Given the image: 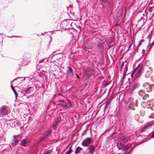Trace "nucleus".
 <instances>
[{
	"instance_id": "nucleus-30",
	"label": "nucleus",
	"mask_w": 154,
	"mask_h": 154,
	"mask_svg": "<svg viewBox=\"0 0 154 154\" xmlns=\"http://www.w3.org/2000/svg\"><path fill=\"white\" fill-rule=\"evenodd\" d=\"M67 69L66 71V73H68L69 72H71L73 70L72 68L70 66H68L67 67Z\"/></svg>"
},
{
	"instance_id": "nucleus-9",
	"label": "nucleus",
	"mask_w": 154,
	"mask_h": 154,
	"mask_svg": "<svg viewBox=\"0 0 154 154\" xmlns=\"http://www.w3.org/2000/svg\"><path fill=\"white\" fill-rule=\"evenodd\" d=\"M153 124H154V121H150L148 122L144 125L143 128V130H145L148 128L150 127Z\"/></svg>"
},
{
	"instance_id": "nucleus-27",
	"label": "nucleus",
	"mask_w": 154,
	"mask_h": 154,
	"mask_svg": "<svg viewBox=\"0 0 154 154\" xmlns=\"http://www.w3.org/2000/svg\"><path fill=\"white\" fill-rule=\"evenodd\" d=\"M111 101L110 100H109L108 101H107L105 103V106H104V109H107L108 107V106H109V104L110 103Z\"/></svg>"
},
{
	"instance_id": "nucleus-37",
	"label": "nucleus",
	"mask_w": 154,
	"mask_h": 154,
	"mask_svg": "<svg viewBox=\"0 0 154 154\" xmlns=\"http://www.w3.org/2000/svg\"><path fill=\"white\" fill-rule=\"evenodd\" d=\"M141 45V42H140V41L139 42V43L138 45V46H137V49H135V51H136L137 52H138V51H137V49Z\"/></svg>"
},
{
	"instance_id": "nucleus-11",
	"label": "nucleus",
	"mask_w": 154,
	"mask_h": 154,
	"mask_svg": "<svg viewBox=\"0 0 154 154\" xmlns=\"http://www.w3.org/2000/svg\"><path fill=\"white\" fill-rule=\"evenodd\" d=\"M51 131L49 129L48 130H45L42 134L44 135L45 137L46 138L48 137L51 134Z\"/></svg>"
},
{
	"instance_id": "nucleus-58",
	"label": "nucleus",
	"mask_w": 154,
	"mask_h": 154,
	"mask_svg": "<svg viewBox=\"0 0 154 154\" xmlns=\"http://www.w3.org/2000/svg\"><path fill=\"white\" fill-rule=\"evenodd\" d=\"M64 23H67V20H64Z\"/></svg>"
},
{
	"instance_id": "nucleus-59",
	"label": "nucleus",
	"mask_w": 154,
	"mask_h": 154,
	"mask_svg": "<svg viewBox=\"0 0 154 154\" xmlns=\"http://www.w3.org/2000/svg\"><path fill=\"white\" fill-rule=\"evenodd\" d=\"M144 41V40L143 39H141V40H140V42H143V41Z\"/></svg>"
},
{
	"instance_id": "nucleus-18",
	"label": "nucleus",
	"mask_w": 154,
	"mask_h": 154,
	"mask_svg": "<svg viewBox=\"0 0 154 154\" xmlns=\"http://www.w3.org/2000/svg\"><path fill=\"white\" fill-rule=\"evenodd\" d=\"M73 70L66 73V77L67 78L71 79L72 78L73 76Z\"/></svg>"
},
{
	"instance_id": "nucleus-36",
	"label": "nucleus",
	"mask_w": 154,
	"mask_h": 154,
	"mask_svg": "<svg viewBox=\"0 0 154 154\" xmlns=\"http://www.w3.org/2000/svg\"><path fill=\"white\" fill-rule=\"evenodd\" d=\"M154 45V40L152 43L151 45L150 46V47L149 48V49H148V51L147 53H148V52L150 51L151 48L152 47V45Z\"/></svg>"
},
{
	"instance_id": "nucleus-5",
	"label": "nucleus",
	"mask_w": 154,
	"mask_h": 154,
	"mask_svg": "<svg viewBox=\"0 0 154 154\" xmlns=\"http://www.w3.org/2000/svg\"><path fill=\"white\" fill-rule=\"evenodd\" d=\"M0 113L2 115H6L8 114L7 107L5 106H2L0 108Z\"/></svg>"
},
{
	"instance_id": "nucleus-26",
	"label": "nucleus",
	"mask_w": 154,
	"mask_h": 154,
	"mask_svg": "<svg viewBox=\"0 0 154 154\" xmlns=\"http://www.w3.org/2000/svg\"><path fill=\"white\" fill-rule=\"evenodd\" d=\"M134 99L132 97H130L128 99V101L129 103V105L131 106V104L134 102Z\"/></svg>"
},
{
	"instance_id": "nucleus-16",
	"label": "nucleus",
	"mask_w": 154,
	"mask_h": 154,
	"mask_svg": "<svg viewBox=\"0 0 154 154\" xmlns=\"http://www.w3.org/2000/svg\"><path fill=\"white\" fill-rule=\"evenodd\" d=\"M67 109L68 108H73L74 106V103H72L70 100L67 99Z\"/></svg>"
},
{
	"instance_id": "nucleus-14",
	"label": "nucleus",
	"mask_w": 154,
	"mask_h": 154,
	"mask_svg": "<svg viewBox=\"0 0 154 154\" xmlns=\"http://www.w3.org/2000/svg\"><path fill=\"white\" fill-rule=\"evenodd\" d=\"M124 11H125L124 12V17H125L127 10ZM123 12V10H119L118 12L117 17L118 19H120V18L122 16Z\"/></svg>"
},
{
	"instance_id": "nucleus-63",
	"label": "nucleus",
	"mask_w": 154,
	"mask_h": 154,
	"mask_svg": "<svg viewBox=\"0 0 154 154\" xmlns=\"http://www.w3.org/2000/svg\"><path fill=\"white\" fill-rule=\"evenodd\" d=\"M144 51H145V50L144 49H143V50H142V52H144Z\"/></svg>"
},
{
	"instance_id": "nucleus-34",
	"label": "nucleus",
	"mask_w": 154,
	"mask_h": 154,
	"mask_svg": "<svg viewBox=\"0 0 154 154\" xmlns=\"http://www.w3.org/2000/svg\"><path fill=\"white\" fill-rule=\"evenodd\" d=\"M20 93V96L21 97H22L23 96H25L26 94H25V93L23 92V91H21Z\"/></svg>"
},
{
	"instance_id": "nucleus-35",
	"label": "nucleus",
	"mask_w": 154,
	"mask_h": 154,
	"mask_svg": "<svg viewBox=\"0 0 154 154\" xmlns=\"http://www.w3.org/2000/svg\"><path fill=\"white\" fill-rule=\"evenodd\" d=\"M116 131H114L111 134V136L112 137H114L116 136Z\"/></svg>"
},
{
	"instance_id": "nucleus-53",
	"label": "nucleus",
	"mask_w": 154,
	"mask_h": 154,
	"mask_svg": "<svg viewBox=\"0 0 154 154\" xmlns=\"http://www.w3.org/2000/svg\"><path fill=\"white\" fill-rule=\"evenodd\" d=\"M103 85H105V86H106L107 85V84L106 83H105L103 84Z\"/></svg>"
},
{
	"instance_id": "nucleus-50",
	"label": "nucleus",
	"mask_w": 154,
	"mask_h": 154,
	"mask_svg": "<svg viewBox=\"0 0 154 154\" xmlns=\"http://www.w3.org/2000/svg\"><path fill=\"white\" fill-rule=\"evenodd\" d=\"M75 75H76V77L78 79H79V77L78 75L77 74H75Z\"/></svg>"
},
{
	"instance_id": "nucleus-55",
	"label": "nucleus",
	"mask_w": 154,
	"mask_h": 154,
	"mask_svg": "<svg viewBox=\"0 0 154 154\" xmlns=\"http://www.w3.org/2000/svg\"><path fill=\"white\" fill-rule=\"evenodd\" d=\"M137 67H136V68L135 69H134V70H135V72H136L137 71Z\"/></svg>"
},
{
	"instance_id": "nucleus-39",
	"label": "nucleus",
	"mask_w": 154,
	"mask_h": 154,
	"mask_svg": "<svg viewBox=\"0 0 154 154\" xmlns=\"http://www.w3.org/2000/svg\"><path fill=\"white\" fill-rule=\"evenodd\" d=\"M135 73H136V72H135V70H134L133 71V72H132V73H131V76L132 78H133V76L134 75V74H135Z\"/></svg>"
},
{
	"instance_id": "nucleus-56",
	"label": "nucleus",
	"mask_w": 154,
	"mask_h": 154,
	"mask_svg": "<svg viewBox=\"0 0 154 154\" xmlns=\"http://www.w3.org/2000/svg\"><path fill=\"white\" fill-rule=\"evenodd\" d=\"M85 131H84V132H83V133L82 134V136H83L84 134H85Z\"/></svg>"
},
{
	"instance_id": "nucleus-62",
	"label": "nucleus",
	"mask_w": 154,
	"mask_h": 154,
	"mask_svg": "<svg viewBox=\"0 0 154 154\" xmlns=\"http://www.w3.org/2000/svg\"><path fill=\"white\" fill-rule=\"evenodd\" d=\"M29 96H27V97H26V98L27 99H28V98H29Z\"/></svg>"
},
{
	"instance_id": "nucleus-42",
	"label": "nucleus",
	"mask_w": 154,
	"mask_h": 154,
	"mask_svg": "<svg viewBox=\"0 0 154 154\" xmlns=\"http://www.w3.org/2000/svg\"><path fill=\"white\" fill-rule=\"evenodd\" d=\"M147 97H148V94H146L145 95L144 97H143V99L144 100H145V98Z\"/></svg>"
},
{
	"instance_id": "nucleus-19",
	"label": "nucleus",
	"mask_w": 154,
	"mask_h": 154,
	"mask_svg": "<svg viewBox=\"0 0 154 154\" xmlns=\"http://www.w3.org/2000/svg\"><path fill=\"white\" fill-rule=\"evenodd\" d=\"M27 143L26 140V139H23L20 142L21 145L24 147H26Z\"/></svg>"
},
{
	"instance_id": "nucleus-32",
	"label": "nucleus",
	"mask_w": 154,
	"mask_h": 154,
	"mask_svg": "<svg viewBox=\"0 0 154 154\" xmlns=\"http://www.w3.org/2000/svg\"><path fill=\"white\" fill-rule=\"evenodd\" d=\"M66 8L67 10H72V6L71 5H69L68 6H66Z\"/></svg>"
},
{
	"instance_id": "nucleus-61",
	"label": "nucleus",
	"mask_w": 154,
	"mask_h": 154,
	"mask_svg": "<svg viewBox=\"0 0 154 154\" xmlns=\"http://www.w3.org/2000/svg\"><path fill=\"white\" fill-rule=\"evenodd\" d=\"M41 34L42 35H44V34L43 33H41Z\"/></svg>"
},
{
	"instance_id": "nucleus-43",
	"label": "nucleus",
	"mask_w": 154,
	"mask_h": 154,
	"mask_svg": "<svg viewBox=\"0 0 154 154\" xmlns=\"http://www.w3.org/2000/svg\"><path fill=\"white\" fill-rule=\"evenodd\" d=\"M3 39V38L1 36V35L0 34V42H2Z\"/></svg>"
},
{
	"instance_id": "nucleus-23",
	"label": "nucleus",
	"mask_w": 154,
	"mask_h": 154,
	"mask_svg": "<svg viewBox=\"0 0 154 154\" xmlns=\"http://www.w3.org/2000/svg\"><path fill=\"white\" fill-rule=\"evenodd\" d=\"M9 27H7L6 28H7L8 29L11 30L14 28V23H11L9 24Z\"/></svg>"
},
{
	"instance_id": "nucleus-40",
	"label": "nucleus",
	"mask_w": 154,
	"mask_h": 154,
	"mask_svg": "<svg viewBox=\"0 0 154 154\" xmlns=\"http://www.w3.org/2000/svg\"><path fill=\"white\" fill-rule=\"evenodd\" d=\"M124 62L123 61L122 62V64H121V69H122V68H123V67L124 66Z\"/></svg>"
},
{
	"instance_id": "nucleus-49",
	"label": "nucleus",
	"mask_w": 154,
	"mask_h": 154,
	"mask_svg": "<svg viewBox=\"0 0 154 154\" xmlns=\"http://www.w3.org/2000/svg\"><path fill=\"white\" fill-rule=\"evenodd\" d=\"M22 78V77H17V78H16V79H14L13 81H13H14V80H16L17 79H20V78Z\"/></svg>"
},
{
	"instance_id": "nucleus-7",
	"label": "nucleus",
	"mask_w": 154,
	"mask_h": 154,
	"mask_svg": "<svg viewBox=\"0 0 154 154\" xmlns=\"http://www.w3.org/2000/svg\"><path fill=\"white\" fill-rule=\"evenodd\" d=\"M105 42L108 46V49L113 46L115 43V41L112 39H108Z\"/></svg>"
},
{
	"instance_id": "nucleus-64",
	"label": "nucleus",
	"mask_w": 154,
	"mask_h": 154,
	"mask_svg": "<svg viewBox=\"0 0 154 154\" xmlns=\"http://www.w3.org/2000/svg\"><path fill=\"white\" fill-rule=\"evenodd\" d=\"M87 129H86L84 131H85H85H87Z\"/></svg>"
},
{
	"instance_id": "nucleus-2",
	"label": "nucleus",
	"mask_w": 154,
	"mask_h": 154,
	"mask_svg": "<svg viewBox=\"0 0 154 154\" xmlns=\"http://www.w3.org/2000/svg\"><path fill=\"white\" fill-rule=\"evenodd\" d=\"M104 42L98 41L96 45L97 50L100 55H103L104 51Z\"/></svg>"
},
{
	"instance_id": "nucleus-3",
	"label": "nucleus",
	"mask_w": 154,
	"mask_h": 154,
	"mask_svg": "<svg viewBox=\"0 0 154 154\" xmlns=\"http://www.w3.org/2000/svg\"><path fill=\"white\" fill-rule=\"evenodd\" d=\"M37 86L36 85H33L27 87L24 90V92L26 94H30L35 89L37 88Z\"/></svg>"
},
{
	"instance_id": "nucleus-44",
	"label": "nucleus",
	"mask_w": 154,
	"mask_h": 154,
	"mask_svg": "<svg viewBox=\"0 0 154 154\" xmlns=\"http://www.w3.org/2000/svg\"><path fill=\"white\" fill-rule=\"evenodd\" d=\"M149 118H153L154 119V114H152L150 116H149Z\"/></svg>"
},
{
	"instance_id": "nucleus-17",
	"label": "nucleus",
	"mask_w": 154,
	"mask_h": 154,
	"mask_svg": "<svg viewBox=\"0 0 154 154\" xmlns=\"http://www.w3.org/2000/svg\"><path fill=\"white\" fill-rule=\"evenodd\" d=\"M56 61H58L60 60L62 57V55L61 53H58L55 54L54 56Z\"/></svg>"
},
{
	"instance_id": "nucleus-24",
	"label": "nucleus",
	"mask_w": 154,
	"mask_h": 154,
	"mask_svg": "<svg viewBox=\"0 0 154 154\" xmlns=\"http://www.w3.org/2000/svg\"><path fill=\"white\" fill-rule=\"evenodd\" d=\"M128 63H127L126 64H125V67L124 68V71L123 72V74H125L126 75V72L128 69Z\"/></svg>"
},
{
	"instance_id": "nucleus-46",
	"label": "nucleus",
	"mask_w": 154,
	"mask_h": 154,
	"mask_svg": "<svg viewBox=\"0 0 154 154\" xmlns=\"http://www.w3.org/2000/svg\"><path fill=\"white\" fill-rule=\"evenodd\" d=\"M102 2L104 3L107 2V0H102Z\"/></svg>"
},
{
	"instance_id": "nucleus-47",
	"label": "nucleus",
	"mask_w": 154,
	"mask_h": 154,
	"mask_svg": "<svg viewBox=\"0 0 154 154\" xmlns=\"http://www.w3.org/2000/svg\"><path fill=\"white\" fill-rule=\"evenodd\" d=\"M142 92V93H143V91L142 90H140V92H139V94L140 95H141V93H140Z\"/></svg>"
},
{
	"instance_id": "nucleus-54",
	"label": "nucleus",
	"mask_w": 154,
	"mask_h": 154,
	"mask_svg": "<svg viewBox=\"0 0 154 154\" xmlns=\"http://www.w3.org/2000/svg\"><path fill=\"white\" fill-rule=\"evenodd\" d=\"M137 67H136V68L135 69H134V70H135V72H136L137 71Z\"/></svg>"
},
{
	"instance_id": "nucleus-12",
	"label": "nucleus",
	"mask_w": 154,
	"mask_h": 154,
	"mask_svg": "<svg viewBox=\"0 0 154 154\" xmlns=\"http://www.w3.org/2000/svg\"><path fill=\"white\" fill-rule=\"evenodd\" d=\"M140 85L138 83H135L132 85L130 87V89L132 92H133L136 89L138 88Z\"/></svg>"
},
{
	"instance_id": "nucleus-41",
	"label": "nucleus",
	"mask_w": 154,
	"mask_h": 154,
	"mask_svg": "<svg viewBox=\"0 0 154 154\" xmlns=\"http://www.w3.org/2000/svg\"><path fill=\"white\" fill-rule=\"evenodd\" d=\"M68 11H69V13L72 15H74L73 12H72V10H67Z\"/></svg>"
},
{
	"instance_id": "nucleus-51",
	"label": "nucleus",
	"mask_w": 154,
	"mask_h": 154,
	"mask_svg": "<svg viewBox=\"0 0 154 154\" xmlns=\"http://www.w3.org/2000/svg\"><path fill=\"white\" fill-rule=\"evenodd\" d=\"M139 117V115L138 114H136L135 115V117Z\"/></svg>"
},
{
	"instance_id": "nucleus-45",
	"label": "nucleus",
	"mask_w": 154,
	"mask_h": 154,
	"mask_svg": "<svg viewBox=\"0 0 154 154\" xmlns=\"http://www.w3.org/2000/svg\"><path fill=\"white\" fill-rule=\"evenodd\" d=\"M45 59H42V60H41L40 61H39V63H42V62L44 60H45Z\"/></svg>"
},
{
	"instance_id": "nucleus-28",
	"label": "nucleus",
	"mask_w": 154,
	"mask_h": 154,
	"mask_svg": "<svg viewBox=\"0 0 154 154\" xmlns=\"http://www.w3.org/2000/svg\"><path fill=\"white\" fill-rule=\"evenodd\" d=\"M72 146H71L69 148L68 151H67L65 154H70L72 152V149H71Z\"/></svg>"
},
{
	"instance_id": "nucleus-38",
	"label": "nucleus",
	"mask_w": 154,
	"mask_h": 154,
	"mask_svg": "<svg viewBox=\"0 0 154 154\" xmlns=\"http://www.w3.org/2000/svg\"><path fill=\"white\" fill-rule=\"evenodd\" d=\"M150 137L151 138H154V131L152 132L151 134Z\"/></svg>"
},
{
	"instance_id": "nucleus-20",
	"label": "nucleus",
	"mask_w": 154,
	"mask_h": 154,
	"mask_svg": "<svg viewBox=\"0 0 154 154\" xmlns=\"http://www.w3.org/2000/svg\"><path fill=\"white\" fill-rule=\"evenodd\" d=\"M82 149L79 146H78L76 148V149L75 151V154H78L79 152L82 151Z\"/></svg>"
},
{
	"instance_id": "nucleus-8",
	"label": "nucleus",
	"mask_w": 154,
	"mask_h": 154,
	"mask_svg": "<svg viewBox=\"0 0 154 154\" xmlns=\"http://www.w3.org/2000/svg\"><path fill=\"white\" fill-rule=\"evenodd\" d=\"M59 104L61 106L62 108L64 109L67 110V103L66 102L64 101L63 100H60L59 101Z\"/></svg>"
},
{
	"instance_id": "nucleus-6",
	"label": "nucleus",
	"mask_w": 154,
	"mask_h": 154,
	"mask_svg": "<svg viewBox=\"0 0 154 154\" xmlns=\"http://www.w3.org/2000/svg\"><path fill=\"white\" fill-rule=\"evenodd\" d=\"M61 121V118L60 117H58L52 125L53 129L55 130L56 129V127H57L59 123Z\"/></svg>"
},
{
	"instance_id": "nucleus-22",
	"label": "nucleus",
	"mask_w": 154,
	"mask_h": 154,
	"mask_svg": "<svg viewBox=\"0 0 154 154\" xmlns=\"http://www.w3.org/2000/svg\"><path fill=\"white\" fill-rule=\"evenodd\" d=\"M19 136V135L14 136V142L15 145H16L18 143V142L20 141L19 139H16L15 138V137H18Z\"/></svg>"
},
{
	"instance_id": "nucleus-33",
	"label": "nucleus",
	"mask_w": 154,
	"mask_h": 154,
	"mask_svg": "<svg viewBox=\"0 0 154 154\" xmlns=\"http://www.w3.org/2000/svg\"><path fill=\"white\" fill-rule=\"evenodd\" d=\"M126 75V74L123 73V76L121 80V81L122 82V83L123 82L124 79L125 78Z\"/></svg>"
},
{
	"instance_id": "nucleus-31",
	"label": "nucleus",
	"mask_w": 154,
	"mask_h": 154,
	"mask_svg": "<svg viewBox=\"0 0 154 154\" xmlns=\"http://www.w3.org/2000/svg\"><path fill=\"white\" fill-rule=\"evenodd\" d=\"M53 152L51 150H49L47 151H45L43 154H50Z\"/></svg>"
},
{
	"instance_id": "nucleus-13",
	"label": "nucleus",
	"mask_w": 154,
	"mask_h": 154,
	"mask_svg": "<svg viewBox=\"0 0 154 154\" xmlns=\"http://www.w3.org/2000/svg\"><path fill=\"white\" fill-rule=\"evenodd\" d=\"M143 70V68L142 67H140L138 69L137 72L135 74V76L136 78H138L139 77Z\"/></svg>"
},
{
	"instance_id": "nucleus-48",
	"label": "nucleus",
	"mask_w": 154,
	"mask_h": 154,
	"mask_svg": "<svg viewBox=\"0 0 154 154\" xmlns=\"http://www.w3.org/2000/svg\"><path fill=\"white\" fill-rule=\"evenodd\" d=\"M19 37V36H16V35L12 36H9L8 37H11V38H13V37Z\"/></svg>"
},
{
	"instance_id": "nucleus-57",
	"label": "nucleus",
	"mask_w": 154,
	"mask_h": 154,
	"mask_svg": "<svg viewBox=\"0 0 154 154\" xmlns=\"http://www.w3.org/2000/svg\"><path fill=\"white\" fill-rule=\"evenodd\" d=\"M143 17H141L140 19V20H139L138 21H139L140 20L143 19Z\"/></svg>"
},
{
	"instance_id": "nucleus-1",
	"label": "nucleus",
	"mask_w": 154,
	"mask_h": 154,
	"mask_svg": "<svg viewBox=\"0 0 154 154\" xmlns=\"http://www.w3.org/2000/svg\"><path fill=\"white\" fill-rule=\"evenodd\" d=\"M128 140V138L124 135H122L119 138V141L117 143V147L119 150H122L124 152V154H130L134 147V146L133 148H131V145L130 143L125 145Z\"/></svg>"
},
{
	"instance_id": "nucleus-15",
	"label": "nucleus",
	"mask_w": 154,
	"mask_h": 154,
	"mask_svg": "<svg viewBox=\"0 0 154 154\" xmlns=\"http://www.w3.org/2000/svg\"><path fill=\"white\" fill-rule=\"evenodd\" d=\"M46 138L42 134H41L38 137V142L40 143L42 141H44Z\"/></svg>"
},
{
	"instance_id": "nucleus-29",
	"label": "nucleus",
	"mask_w": 154,
	"mask_h": 154,
	"mask_svg": "<svg viewBox=\"0 0 154 154\" xmlns=\"http://www.w3.org/2000/svg\"><path fill=\"white\" fill-rule=\"evenodd\" d=\"M152 30L151 31V33L149 34V35L147 37V38L149 39V43L150 42V40L152 38Z\"/></svg>"
},
{
	"instance_id": "nucleus-60",
	"label": "nucleus",
	"mask_w": 154,
	"mask_h": 154,
	"mask_svg": "<svg viewBox=\"0 0 154 154\" xmlns=\"http://www.w3.org/2000/svg\"><path fill=\"white\" fill-rule=\"evenodd\" d=\"M69 29L70 30H73L74 29L73 28H71L70 29L69 28Z\"/></svg>"
},
{
	"instance_id": "nucleus-4",
	"label": "nucleus",
	"mask_w": 154,
	"mask_h": 154,
	"mask_svg": "<svg viewBox=\"0 0 154 154\" xmlns=\"http://www.w3.org/2000/svg\"><path fill=\"white\" fill-rule=\"evenodd\" d=\"M91 140H92L91 138L87 137L83 140L81 144L84 147H87L91 144Z\"/></svg>"
},
{
	"instance_id": "nucleus-25",
	"label": "nucleus",
	"mask_w": 154,
	"mask_h": 154,
	"mask_svg": "<svg viewBox=\"0 0 154 154\" xmlns=\"http://www.w3.org/2000/svg\"><path fill=\"white\" fill-rule=\"evenodd\" d=\"M11 89H12V90H13V92H14V94H15V97H16V98H17V93L16 90H15V89L14 88L13 86V85H11Z\"/></svg>"
},
{
	"instance_id": "nucleus-52",
	"label": "nucleus",
	"mask_w": 154,
	"mask_h": 154,
	"mask_svg": "<svg viewBox=\"0 0 154 154\" xmlns=\"http://www.w3.org/2000/svg\"><path fill=\"white\" fill-rule=\"evenodd\" d=\"M60 50H57L56 51H55V52H53V54H54L56 52H58V51H60Z\"/></svg>"
},
{
	"instance_id": "nucleus-10",
	"label": "nucleus",
	"mask_w": 154,
	"mask_h": 154,
	"mask_svg": "<svg viewBox=\"0 0 154 154\" xmlns=\"http://www.w3.org/2000/svg\"><path fill=\"white\" fill-rule=\"evenodd\" d=\"M95 147L93 145H91L87 149V150H89L88 154H93L94 152Z\"/></svg>"
},
{
	"instance_id": "nucleus-21",
	"label": "nucleus",
	"mask_w": 154,
	"mask_h": 154,
	"mask_svg": "<svg viewBox=\"0 0 154 154\" xmlns=\"http://www.w3.org/2000/svg\"><path fill=\"white\" fill-rule=\"evenodd\" d=\"M152 68L151 67H149V70H148L145 76L146 78L148 77L149 75H150L152 72L151 69Z\"/></svg>"
}]
</instances>
